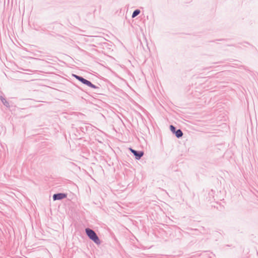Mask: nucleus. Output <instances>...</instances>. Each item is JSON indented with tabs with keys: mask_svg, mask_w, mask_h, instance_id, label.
<instances>
[{
	"mask_svg": "<svg viewBox=\"0 0 258 258\" xmlns=\"http://www.w3.org/2000/svg\"><path fill=\"white\" fill-rule=\"evenodd\" d=\"M140 13V11L139 10H135L132 15V17L135 18L138 15H139Z\"/></svg>",
	"mask_w": 258,
	"mask_h": 258,
	"instance_id": "obj_6",
	"label": "nucleus"
},
{
	"mask_svg": "<svg viewBox=\"0 0 258 258\" xmlns=\"http://www.w3.org/2000/svg\"><path fill=\"white\" fill-rule=\"evenodd\" d=\"M67 197V195L64 194H54L53 196V200H61L62 199H64Z\"/></svg>",
	"mask_w": 258,
	"mask_h": 258,
	"instance_id": "obj_4",
	"label": "nucleus"
},
{
	"mask_svg": "<svg viewBox=\"0 0 258 258\" xmlns=\"http://www.w3.org/2000/svg\"><path fill=\"white\" fill-rule=\"evenodd\" d=\"M176 136L177 138L181 137L183 135L182 132L180 130H178L175 133Z\"/></svg>",
	"mask_w": 258,
	"mask_h": 258,
	"instance_id": "obj_5",
	"label": "nucleus"
},
{
	"mask_svg": "<svg viewBox=\"0 0 258 258\" xmlns=\"http://www.w3.org/2000/svg\"><path fill=\"white\" fill-rule=\"evenodd\" d=\"M74 76L77 79H78V80H79L80 81H81L82 83H83V84L92 88H94V89H96V88H97V87L96 86H95L94 85L92 84L90 81L84 79L82 77H81L80 76H77V75H74Z\"/></svg>",
	"mask_w": 258,
	"mask_h": 258,
	"instance_id": "obj_2",
	"label": "nucleus"
},
{
	"mask_svg": "<svg viewBox=\"0 0 258 258\" xmlns=\"http://www.w3.org/2000/svg\"><path fill=\"white\" fill-rule=\"evenodd\" d=\"M86 232L90 239L93 240L95 243L97 244H99L100 243V241L98 237L94 231L90 229L87 228L86 229Z\"/></svg>",
	"mask_w": 258,
	"mask_h": 258,
	"instance_id": "obj_1",
	"label": "nucleus"
},
{
	"mask_svg": "<svg viewBox=\"0 0 258 258\" xmlns=\"http://www.w3.org/2000/svg\"><path fill=\"white\" fill-rule=\"evenodd\" d=\"M130 151L134 154L136 156V159L139 160L144 155V152L142 151L137 152L132 149H130Z\"/></svg>",
	"mask_w": 258,
	"mask_h": 258,
	"instance_id": "obj_3",
	"label": "nucleus"
},
{
	"mask_svg": "<svg viewBox=\"0 0 258 258\" xmlns=\"http://www.w3.org/2000/svg\"><path fill=\"white\" fill-rule=\"evenodd\" d=\"M170 129L171 130V131L173 133H175L176 131H175V128L174 126H173L172 125H171L170 126Z\"/></svg>",
	"mask_w": 258,
	"mask_h": 258,
	"instance_id": "obj_7",
	"label": "nucleus"
}]
</instances>
